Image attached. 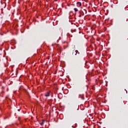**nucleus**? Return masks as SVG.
<instances>
[{"label": "nucleus", "mask_w": 128, "mask_h": 128, "mask_svg": "<svg viewBox=\"0 0 128 128\" xmlns=\"http://www.w3.org/2000/svg\"><path fill=\"white\" fill-rule=\"evenodd\" d=\"M78 110V106H74L72 108V114H76Z\"/></svg>", "instance_id": "1"}, {"label": "nucleus", "mask_w": 128, "mask_h": 128, "mask_svg": "<svg viewBox=\"0 0 128 128\" xmlns=\"http://www.w3.org/2000/svg\"><path fill=\"white\" fill-rule=\"evenodd\" d=\"M75 65L76 66V68H80V60L79 59H77L76 61H75Z\"/></svg>", "instance_id": "2"}, {"label": "nucleus", "mask_w": 128, "mask_h": 128, "mask_svg": "<svg viewBox=\"0 0 128 128\" xmlns=\"http://www.w3.org/2000/svg\"><path fill=\"white\" fill-rule=\"evenodd\" d=\"M76 4H77V6H78V7H80L82 6V4L80 2H78L76 3Z\"/></svg>", "instance_id": "3"}, {"label": "nucleus", "mask_w": 128, "mask_h": 128, "mask_svg": "<svg viewBox=\"0 0 128 128\" xmlns=\"http://www.w3.org/2000/svg\"><path fill=\"white\" fill-rule=\"evenodd\" d=\"M75 52H76V54H75L76 56H78L80 54V52H78V50H76Z\"/></svg>", "instance_id": "4"}, {"label": "nucleus", "mask_w": 128, "mask_h": 128, "mask_svg": "<svg viewBox=\"0 0 128 128\" xmlns=\"http://www.w3.org/2000/svg\"><path fill=\"white\" fill-rule=\"evenodd\" d=\"M45 96H50V92H48L46 94Z\"/></svg>", "instance_id": "5"}, {"label": "nucleus", "mask_w": 128, "mask_h": 128, "mask_svg": "<svg viewBox=\"0 0 128 128\" xmlns=\"http://www.w3.org/2000/svg\"><path fill=\"white\" fill-rule=\"evenodd\" d=\"M74 10L76 12L78 10V8H74Z\"/></svg>", "instance_id": "6"}, {"label": "nucleus", "mask_w": 128, "mask_h": 128, "mask_svg": "<svg viewBox=\"0 0 128 128\" xmlns=\"http://www.w3.org/2000/svg\"><path fill=\"white\" fill-rule=\"evenodd\" d=\"M40 124L42 126H43V125L44 124V122H42L41 123H40Z\"/></svg>", "instance_id": "7"}, {"label": "nucleus", "mask_w": 128, "mask_h": 128, "mask_svg": "<svg viewBox=\"0 0 128 128\" xmlns=\"http://www.w3.org/2000/svg\"><path fill=\"white\" fill-rule=\"evenodd\" d=\"M18 74V71H16V75Z\"/></svg>", "instance_id": "8"}, {"label": "nucleus", "mask_w": 128, "mask_h": 128, "mask_svg": "<svg viewBox=\"0 0 128 128\" xmlns=\"http://www.w3.org/2000/svg\"><path fill=\"white\" fill-rule=\"evenodd\" d=\"M76 126H78V124H76Z\"/></svg>", "instance_id": "9"}, {"label": "nucleus", "mask_w": 128, "mask_h": 128, "mask_svg": "<svg viewBox=\"0 0 128 128\" xmlns=\"http://www.w3.org/2000/svg\"><path fill=\"white\" fill-rule=\"evenodd\" d=\"M72 6H74V4H72Z\"/></svg>", "instance_id": "10"}, {"label": "nucleus", "mask_w": 128, "mask_h": 128, "mask_svg": "<svg viewBox=\"0 0 128 128\" xmlns=\"http://www.w3.org/2000/svg\"><path fill=\"white\" fill-rule=\"evenodd\" d=\"M79 17H80H80H81V15H80V16H79Z\"/></svg>", "instance_id": "11"}, {"label": "nucleus", "mask_w": 128, "mask_h": 128, "mask_svg": "<svg viewBox=\"0 0 128 128\" xmlns=\"http://www.w3.org/2000/svg\"><path fill=\"white\" fill-rule=\"evenodd\" d=\"M82 100H84V98H82Z\"/></svg>", "instance_id": "12"}, {"label": "nucleus", "mask_w": 128, "mask_h": 128, "mask_svg": "<svg viewBox=\"0 0 128 128\" xmlns=\"http://www.w3.org/2000/svg\"><path fill=\"white\" fill-rule=\"evenodd\" d=\"M71 32H72V30H71Z\"/></svg>", "instance_id": "13"}, {"label": "nucleus", "mask_w": 128, "mask_h": 128, "mask_svg": "<svg viewBox=\"0 0 128 128\" xmlns=\"http://www.w3.org/2000/svg\"><path fill=\"white\" fill-rule=\"evenodd\" d=\"M5 128H7V126H5Z\"/></svg>", "instance_id": "14"}, {"label": "nucleus", "mask_w": 128, "mask_h": 128, "mask_svg": "<svg viewBox=\"0 0 128 128\" xmlns=\"http://www.w3.org/2000/svg\"><path fill=\"white\" fill-rule=\"evenodd\" d=\"M72 128H74V126H72Z\"/></svg>", "instance_id": "15"}]
</instances>
